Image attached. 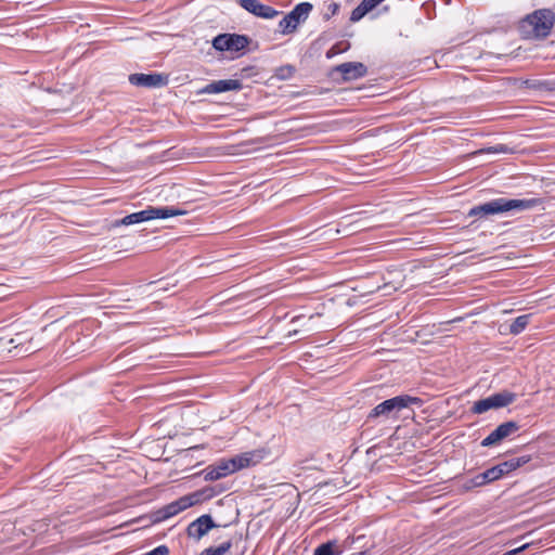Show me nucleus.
Masks as SVG:
<instances>
[{"label":"nucleus","instance_id":"obj_1","mask_svg":"<svg viewBox=\"0 0 555 555\" xmlns=\"http://www.w3.org/2000/svg\"><path fill=\"white\" fill-rule=\"evenodd\" d=\"M555 25V12L543 8L534 10L519 21L518 29L525 39L544 40Z\"/></svg>","mask_w":555,"mask_h":555},{"label":"nucleus","instance_id":"obj_2","mask_svg":"<svg viewBox=\"0 0 555 555\" xmlns=\"http://www.w3.org/2000/svg\"><path fill=\"white\" fill-rule=\"evenodd\" d=\"M540 198H507L499 197L483 204L472 207L467 216L483 218L491 215H500L509 211H524L538 206Z\"/></svg>","mask_w":555,"mask_h":555},{"label":"nucleus","instance_id":"obj_3","mask_svg":"<svg viewBox=\"0 0 555 555\" xmlns=\"http://www.w3.org/2000/svg\"><path fill=\"white\" fill-rule=\"evenodd\" d=\"M423 400L418 397H413L402 393L389 399L384 400L374 406L367 414L365 423H375L376 421H387L390 418L398 420L399 413L410 408L411 405L421 406Z\"/></svg>","mask_w":555,"mask_h":555},{"label":"nucleus","instance_id":"obj_4","mask_svg":"<svg viewBox=\"0 0 555 555\" xmlns=\"http://www.w3.org/2000/svg\"><path fill=\"white\" fill-rule=\"evenodd\" d=\"M251 41V38L247 35L223 33L214 37L211 46L218 52H230L243 55Z\"/></svg>","mask_w":555,"mask_h":555},{"label":"nucleus","instance_id":"obj_5","mask_svg":"<svg viewBox=\"0 0 555 555\" xmlns=\"http://www.w3.org/2000/svg\"><path fill=\"white\" fill-rule=\"evenodd\" d=\"M517 399V395L509 390H502L494 392L487 398L477 400L470 408L473 414H483L489 410H498L514 403Z\"/></svg>","mask_w":555,"mask_h":555},{"label":"nucleus","instance_id":"obj_6","mask_svg":"<svg viewBox=\"0 0 555 555\" xmlns=\"http://www.w3.org/2000/svg\"><path fill=\"white\" fill-rule=\"evenodd\" d=\"M312 10L313 5L310 2H300L296 4L293 10L279 22V31L282 35L295 33L297 27L308 20Z\"/></svg>","mask_w":555,"mask_h":555},{"label":"nucleus","instance_id":"obj_7","mask_svg":"<svg viewBox=\"0 0 555 555\" xmlns=\"http://www.w3.org/2000/svg\"><path fill=\"white\" fill-rule=\"evenodd\" d=\"M520 429V425L515 421H507L500 424L494 430H492L486 438L480 442L483 448H489L500 444L504 439L514 435Z\"/></svg>","mask_w":555,"mask_h":555},{"label":"nucleus","instance_id":"obj_8","mask_svg":"<svg viewBox=\"0 0 555 555\" xmlns=\"http://www.w3.org/2000/svg\"><path fill=\"white\" fill-rule=\"evenodd\" d=\"M128 80L132 86L147 89L166 87L169 81L168 75L162 73H134L129 75Z\"/></svg>","mask_w":555,"mask_h":555},{"label":"nucleus","instance_id":"obj_9","mask_svg":"<svg viewBox=\"0 0 555 555\" xmlns=\"http://www.w3.org/2000/svg\"><path fill=\"white\" fill-rule=\"evenodd\" d=\"M220 525L217 524L210 514H203L197 517L195 520L191 521L186 527V535L195 541H199L204 538L210 530L215 528H219Z\"/></svg>","mask_w":555,"mask_h":555},{"label":"nucleus","instance_id":"obj_10","mask_svg":"<svg viewBox=\"0 0 555 555\" xmlns=\"http://www.w3.org/2000/svg\"><path fill=\"white\" fill-rule=\"evenodd\" d=\"M238 4L248 13L263 20L275 18L282 13L271 5L261 3L259 0H238Z\"/></svg>","mask_w":555,"mask_h":555},{"label":"nucleus","instance_id":"obj_11","mask_svg":"<svg viewBox=\"0 0 555 555\" xmlns=\"http://www.w3.org/2000/svg\"><path fill=\"white\" fill-rule=\"evenodd\" d=\"M234 467H232L231 459H220L212 465L207 466L202 475L206 481H215L227 477L228 475L234 474Z\"/></svg>","mask_w":555,"mask_h":555},{"label":"nucleus","instance_id":"obj_12","mask_svg":"<svg viewBox=\"0 0 555 555\" xmlns=\"http://www.w3.org/2000/svg\"><path fill=\"white\" fill-rule=\"evenodd\" d=\"M333 73L340 74L344 81H351L366 76L367 67L361 62H346L335 66Z\"/></svg>","mask_w":555,"mask_h":555},{"label":"nucleus","instance_id":"obj_13","mask_svg":"<svg viewBox=\"0 0 555 555\" xmlns=\"http://www.w3.org/2000/svg\"><path fill=\"white\" fill-rule=\"evenodd\" d=\"M243 89V83L238 79H221L211 81L199 90L203 94H216L228 91H240Z\"/></svg>","mask_w":555,"mask_h":555},{"label":"nucleus","instance_id":"obj_14","mask_svg":"<svg viewBox=\"0 0 555 555\" xmlns=\"http://www.w3.org/2000/svg\"><path fill=\"white\" fill-rule=\"evenodd\" d=\"M531 461V455H522L519 457H512L509 460H506L504 462H501L494 466V473L498 477V479H501L511 473L515 472L519 467L524 466L525 464L529 463Z\"/></svg>","mask_w":555,"mask_h":555},{"label":"nucleus","instance_id":"obj_15","mask_svg":"<svg viewBox=\"0 0 555 555\" xmlns=\"http://www.w3.org/2000/svg\"><path fill=\"white\" fill-rule=\"evenodd\" d=\"M496 480H499V479L494 473V468L490 467V468L486 469L485 472H482L472 478L466 479L462 485V489L464 491H470L475 488L483 487V486L492 483Z\"/></svg>","mask_w":555,"mask_h":555},{"label":"nucleus","instance_id":"obj_16","mask_svg":"<svg viewBox=\"0 0 555 555\" xmlns=\"http://www.w3.org/2000/svg\"><path fill=\"white\" fill-rule=\"evenodd\" d=\"M145 209H146L149 221L154 220V219H167L170 217L182 216V215L186 214L185 210L179 209L173 206H163V207L147 206Z\"/></svg>","mask_w":555,"mask_h":555},{"label":"nucleus","instance_id":"obj_17","mask_svg":"<svg viewBox=\"0 0 555 555\" xmlns=\"http://www.w3.org/2000/svg\"><path fill=\"white\" fill-rule=\"evenodd\" d=\"M345 547L338 540H327L313 550V555H341Z\"/></svg>","mask_w":555,"mask_h":555},{"label":"nucleus","instance_id":"obj_18","mask_svg":"<svg viewBox=\"0 0 555 555\" xmlns=\"http://www.w3.org/2000/svg\"><path fill=\"white\" fill-rule=\"evenodd\" d=\"M211 494L212 491L207 490L206 487H204L186 495H183V503L185 504L186 508H189L194 505L202 504L206 501L211 500Z\"/></svg>","mask_w":555,"mask_h":555},{"label":"nucleus","instance_id":"obj_19","mask_svg":"<svg viewBox=\"0 0 555 555\" xmlns=\"http://www.w3.org/2000/svg\"><path fill=\"white\" fill-rule=\"evenodd\" d=\"M526 89L544 92H555V78L552 79H526L521 82Z\"/></svg>","mask_w":555,"mask_h":555},{"label":"nucleus","instance_id":"obj_20","mask_svg":"<svg viewBox=\"0 0 555 555\" xmlns=\"http://www.w3.org/2000/svg\"><path fill=\"white\" fill-rule=\"evenodd\" d=\"M145 221H149L147 214H146V209H143V210L127 215L121 219H117V220L113 221L112 228H118L121 225L128 227V225L138 224V223L145 222Z\"/></svg>","mask_w":555,"mask_h":555},{"label":"nucleus","instance_id":"obj_21","mask_svg":"<svg viewBox=\"0 0 555 555\" xmlns=\"http://www.w3.org/2000/svg\"><path fill=\"white\" fill-rule=\"evenodd\" d=\"M232 545V539H228L218 546H209L203 550L199 555H229Z\"/></svg>","mask_w":555,"mask_h":555},{"label":"nucleus","instance_id":"obj_22","mask_svg":"<svg viewBox=\"0 0 555 555\" xmlns=\"http://www.w3.org/2000/svg\"><path fill=\"white\" fill-rule=\"evenodd\" d=\"M531 314H521L513 320V322L509 324V334L512 335H518L529 324Z\"/></svg>","mask_w":555,"mask_h":555},{"label":"nucleus","instance_id":"obj_23","mask_svg":"<svg viewBox=\"0 0 555 555\" xmlns=\"http://www.w3.org/2000/svg\"><path fill=\"white\" fill-rule=\"evenodd\" d=\"M164 513L169 519L170 517L176 516L180 512H183L186 509L185 504L183 503V498H179L178 500L163 506Z\"/></svg>","mask_w":555,"mask_h":555},{"label":"nucleus","instance_id":"obj_24","mask_svg":"<svg viewBox=\"0 0 555 555\" xmlns=\"http://www.w3.org/2000/svg\"><path fill=\"white\" fill-rule=\"evenodd\" d=\"M270 449L269 448H259L251 451H247V454L249 455V463L251 466H255L259 464L262 460L267 459L270 455Z\"/></svg>","mask_w":555,"mask_h":555},{"label":"nucleus","instance_id":"obj_25","mask_svg":"<svg viewBox=\"0 0 555 555\" xmlns=\"http://www.w3.org/2000/svg\"><path fill=\"white\" fill-rule=\"evenodd\" d=\"M295 73L296 67L294 65L285 64L275 68L274 77L279 80H288L295 75Z\"/></svg>","mask_w":555,"mask_h":555},{"label":"nucleus","instance_id":"obj_26","mask_svg":"<svg viewBox=\"0 0 555 555\" xmlns=\"http://www.w3.org/2000/svg\"><path fill=\"white\" fill-rule=\"evenodd\" d=\"M232 461V467H234L235 473L247 467H251L249 463L250 459L247 452H243L233 457H230Z\"/></svg>","mask_w":555,"mask_h":555},{"label":"nucleus","instance_id":"obj_27","mask_svg":"<svg viewBox=\"0 0 555 555\" xmlns=\"http://www.w3.org/2000/svg\"><path fill=\"white\" fill-rule=\"evenodd\" d=\"M370 12L371 10L366 7V4L361 1L360 4L352 10L350 14V22L357 23Z\"/></svg>","mask_w":555,"mask_h":555},{"label":"nucleus","instance_id":"obj_28","mask_svg":"<svg viewBox=\"0 0 555 555\" xmlns=\"http://www.w3.org/2000/svg\"><path fill=\"white\" fill-rule=\"evenodd\" d=\"M486 152L489 154H500V153L509 154V153H513V149L507 146L506 144H495L493 146H489L486 150Z\"/></svg>","mask_w":555,"mask_h":555},{"label":"nucleus","instance_id":"obj_29","mask_svg":"<svg viewBox=\"0 0 555 555\" xmlns=\"http://www.w3.org/2000/svg\"><path fill=\"white\" fill-rule=\"evenodd\" d=\"M149 517H150L152 524H158V522H162V521L168 519L164 513L163 507L152 512Z\"/></svg>","mask_w":555,"mask_h":555},{"label":"nucleus","instance_id":"obj_30","mask_svg":"<svg viewBox=\"0 0 555 555\" xmlns=\"http://www.w3.org/2000/svg\"><path fill=\"white\" fill-rule=\"evenodd\" d=\"M340 4L337 2H331L327 5V11L323 14V20L328 21L332 16L336 15L339 11Z\"/></svg>","mask_w":555,"mask_h":555},{"label":"nucleus","instance_id":"obj_31","mask_svg":"<svg viewBox=\"0 0 555 555\" xmlns=\"http://www.w3.org/2000/svg\"><path fill=\"white\" fill-rule=\"evenodd\" d=\"M169 548L166 545H159L154 550L147 552L145 555H168Z\"/></svg>","mask_w":555,"mask_h":555},{"label":"nucleus","instance_id":"obj_32","mask_svg":"<svg viewBox=\"0 0 555 555\" xmlns=\"http://www.w3.org/2000/svg\"><path fill=\"white\" fill-rule=\"evenodd\" d=\"M206 489L212 491L211 499L219 495L220 493H222L225 490L223 487H221L219 485L206 486Z\"/></svg>","mask_w":555,"mask_h":555},{"label":"nucleus","instance_id":"obj_33","mask_svg":"<svg viewBox=\"0 0 555 555\" xmlns=\"http://www.w3.org/2000/svg\"><path fill=\"white\" fill-rule=\"evenodd\" d=\"M363 538H364V535H359V537H357V538H354V537H348V538L344 541L343 545H344V547H345L346 545H351V544H353L354 542H357V541H359V540H361V539H363Z\"/></svg>","mask_w":555,"mask_h":555},{"label":"nucleus","instance_id":"obj_34","mask_svg":"<svg viewBox=\"0 0 555 555\" xmlns=\"http://www.w3.org/2000/svg\"><path fill=\"white\" fill-rule=\"evenodd\" d=\"M527 547H528V544H525V545H522V546H520V547H518V548H515V550H513V551L508 552V554H509V555H512V554L519 553V552L524 551V550H525V548H527Z\"/></svg>","mask_w":555,"mask_h":555},{"label":"nucleus","instance_id":"obj_35","mask_svg":"<svg viewBox=\"0 0 555 555\" xmlns=\"http://www.w3.org/2000/svg\"><path fill=\"white\" fill-rule=\"evenodd\" d=\"M371 554V550L370 548H365L361 552H357V553H352L350 555H370Z\"/></svg>","mask_w":555,"mask_h":555}]
</instances>
